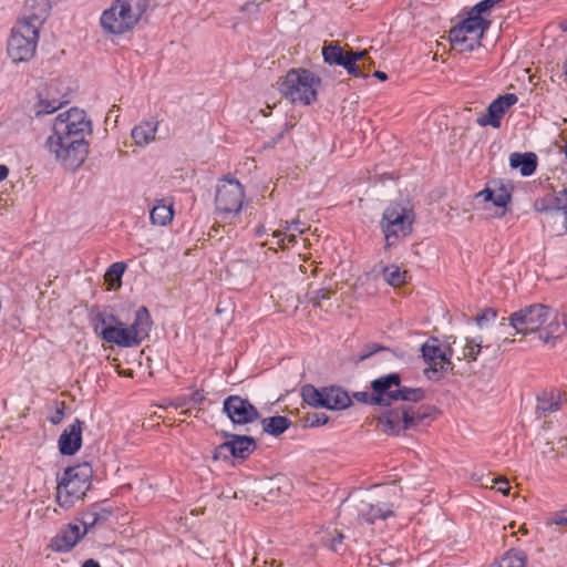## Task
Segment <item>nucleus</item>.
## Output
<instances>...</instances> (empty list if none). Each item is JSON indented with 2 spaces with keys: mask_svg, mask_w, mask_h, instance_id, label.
Masks as SVG:
<instances>
[{
  "mask_svg": "<svg viewBox=\"0 0 567 567\" xmlns=\"http://www.w3.org/2000/svg\"><path fill=\"white\" fill-rule=\"evenodd\" d=\"M329 417L323 412H308L303 415L302 422L305 426L316 427L327 424Z\"/></svg>",
  "mask_w": 567,
  "mask_h": 567,
  "instance_id": "4c0bfd02",
  "label": "nucleus"
},
{
  "mask_svg": "<svg viewBox=\"0 0 567 567\" xmlns=\"http://www.w3.org/2000/svg\"><path fill=\"white\" fill-rule=\"evenodd\" d=\"M290 425V421L285 416H272L262 420V426L265 432L271 435H280Z\"/></svg>",
  "mask_w": 567,
  "mask_h": 567,
  "instance_id": "2f4dec72",
  "label": "nucleus"
},
{
  "mask_svg": "<svg viewBox=\"0 0 567 567\" xmlns=\"http://www.w3.org/2000/svg\"><path fill=\"white\" fill-rule=\"evenodd\" d=\"M342 540H343V535L339 533V534H337V536L331 538L328 546L331 550L337 551L338 547H339V545H341Z\"/></svg>",
  "mask_w": 567,
  "mask_h": 567,
  "instance_id": "a18cd8bd",
  "label": "nucleus"
},
{
  "mask_svg": "<svg viewBox=\"0 0 567 567\" xmlns=\"http://www.w3.org/2000/svg\"><path fill=\"white\" fill-rule=\"evenodd\" d=\"M282 229L285 231H297L299 234H302L306 231L307 227L305 224H302L299 219H293L291 221H285L284 225H281Z\"/></svg>",
  "mask_w": 567,
  "mask_h": 567,
  "instance_id": "79ce46f5",
  "label": "nucleus"
},
{
  "mask_svg": "<svg viewBox=\"0 0 567 567\" xmlns=\"http://www.w3.org/2000/svg\"><path fill=\"white\" fill-rule=\"evenodd\" d=\"M63 419V410H58L54 414V416L51 417V422L53 424H58L62 421Z\"/></svg>",
  "mask_w": 567,
  "mask_h": 567,
  "instance_id": "49530a36",
  "label": "nucleus"
},
{
  "mask_svg": "<svg viewBox=\"0 0 567 567\" xmlns=\"http://www.w3.org/2000/svg\"><path fill=\"white\" fill-rule=\"evenodd\" d=\"M111 515L112 511L110 507L104 504H94L83 514L82 525L85 532H87L95 525L106 522Z\"/></svg>",
  "mask_w": 567,
  "mask_h": 567,
  "instance_id": "a878e982",
  "label": "nucleus"
},
{
  "mask_svg": "<svg viewBox=\"0 0 567 567\" xmlns=\"http://www.w3.org/2000/svg\"><path fill=\"white\" fill-rule=\"evenodd\" d=\"M527 557L520 550H508L499 560L494 564V567H526Z\"/></svg>",
  "mask_w": 567,
  "mask_h": 567,
  "instance_id": "c756f323",
  "label": "nucleus"
},
{
  "mask_svg": "<svg viewBox=\"0 0 567 567\" xmlns=\"http://www.w3.org/2000/svg\"><path fill=\"white\" fill-rule=\"evenodd\" d=\"M563 403V394L559 391H545L537 399V409L544 413H553L558 411Z\"/></svg>",
  "mask_w": 567,
  "mask_h": 567,
  "instance_id": "cd10ccee",
  "label": "nucleus"
},
{
  "mask_svg": "<svg viewBox=\"0 0 567 567\" xmlns=\"http://www.w3.org/2000/svg\"><path fill=\"white\" fill-rule=\"evenodd\" d=\"M493 488H496L504 495H507L509 492V482L505 477H497L492 480Z\"/></svg>",
  "mask_w": 567,
  "mask_h": 567,
  "instance_id": "37998d69",
  "label": "nucleus"
},
{
  "mask_svg": "<svg viewBox=\"0 0 567 567\" xmlns=\"http://www.w3.org/2000/svg\"><path fill=\"white\" fill-rule=\"evenodd\" d=\"M373 75L381 81H385L388 79L386 74L382 71H375Z\"/></svg>",
  "mask_w": 567,
  "mask_h": 567,
  "instance_id": "3c124183",
  "label": "nucleus"
},
{
  "mask_svg": "<svg viewBox=\"0 0 567 567\" xmlns=\"http://www.w3.org/2000/svg\"><path fill=\"white\" fill-rule=\"evenodd\" d=\"M82 567H100V565L95 560L89 559L84 563Z\"/></svg>",
  "mask_w": 567,
  "mask_h": 567,
  "instance_id": "864d4df0",
  "label": "nucleus"
},
{
  "mask_svg": "<svg viewBox=\"0 0 567 567\" xmlns=\"http://www.w3.org/2000/svg\"><path fill=\"white\" fill-rule=\"evenodd\" d=\"M70 89L60 79H52L38 92V102L33 106L37 116L51 114L68 102Z\"/></svg>",
  "mask_w": 567,
  "mask_h": 567,
  "instance_id": "ddd939ff",
  "label": "nucleus"
},
{
  "mask_svg": "<svg viewBox=\"0 0 567 567\" xmlns=\"http://www.w3.org/2000/svg\"><path fill=\"white\" fill-rule=\"evenodd\" d=\"M509 324L520 334L537 333L544 343L560 338L567 331L565 315L542 303L530 305L513 312Z\"/></svg>",
  "mask_w": 567,
  "mask_h": 567,
  "instance_id": "f257e3e1",
  "label": "nucleus"
},
{
  "mask_svg": "<svg viewBox=\"0 0 567 567\" xmlns=\"http://www.w3.org/2000/svg\"><path fill=\"white\" fill-rule=\"evenodd\" d=\"M282 234L284 233L281 230H277V231L274 233V237L280 238L282 236Z\"/></svg>",
  "mask_w": 567,
  "mask_h": 567,
  "instance_id": "6e6d98bb",
  "label": "nucleus"
},
{
  "mask_svg": "<svg viewBox=\"0 0 567 567\" xmlns=\"http://www.w3.org/2000/svg\"><path fill=\"white\" fill-rule=\"evenodd\" d=\"M549 525L567 528V508L553 513L548 520Z\"/></svg>",
  "mask_w": 567,
  "mask_h": 567,
  "instance_id": "a19ab883",
  "label": "nucleus"
},
{
  "mask_svg": "<svg viewBox=\"0 0 567 567\" xmlns=\"http://www.w3.org/2000/svg\"><path fill=\"white\" fill-rule=\"evenodd\" d=\"M509 165L519 169L523 176H530L536 171L537 156L534 153H513L509 156Z\"/></svg>",
  "mask_w": 567,
  "mask_h": 567,
  "instance_id": "bb28decb",
  "label": "nucleus"
},
{
  "mask_svg": "<svg viewBox=\"0 0 567 567\" xmlns=\"http://www.w3.org/2000/svg\"><path fill=\"white\" fill-rule=\"evenodd\" d=\"M422 355L429 364L425 374L429 379H434L439 372L451 368V349L439 343L437 339H431L422 346Z\"/></svg>",
  "mask_w": 567,
  "mask_h": 567,
  "instance_id": "2eb2a0df",
  "label": "nucleus"
},
{
  "mask_svg": "<svg viewBox=\"0 0 567 567\" xmlns=\"http://www.w3.org/2000/svg\"><path fill=\"white\" fill-rule=\"evenodd\" d=\"M408 272L405 270H401L395 265H390L383 268V278L384 280L393 287H401L406 282Z\"/></svg>",
  "mask_w": 567,
  "mask_h": 567,
  "instance_id": "473e14b6",
  "label": "nucleus"
},
{
  "mask_svg": "<svg viewBox=\"0 0 567 567\" xmlns=\"http://www.w3.org/2000/svg\"><path fill=\"white\" fill-rule=\"evenodd\" d=\"M358 515L362 522L373 524L377 519H385L392 516L393 509L389 504H372L362 501L358 506Z\"/></svg>",
  "mask_w": 567,
  "mask_h": 567,
  "instance_id": "4be33fe9",
  "label": "nucleus"
},
{
  "mask_svg": "<svg viewBox=\"0 0 567 567\" xmlns=\"http://www.w3.org/2000/svg\"><path fill=\"white\" fill-rule=\"evenodd\" d=\"M303 401L313 408H323V388L317 389L313 385H305L301 391Z\"/></svg>",
  "mask_w": 567,
  "mask_h": 567,
  "instance_id": "72a5a7b5",
  "label": "nucleus"
},
{
  "mask_svg": "<svg viewBox=\"0 0 567 567\" xmlns=\"http://www.w3.org/2000/svg\"><path fill=\"white\" fill-rule=\"evenodd\" d=\"M245 192L236 179H220L216 185L215 206L223 219L233 218L243 208Z\"/></svg>",
  "mask_w": 567,
  "mask_h": 567,
  "instance_id": "f8f14e48",
  "label": "nucleus"
},
{
  "mask_svg": "<svg viewBox=\"0 0 567 567\" xmlns=\"http://www.w3.org/2000/svg\"><path fill=\"white\" fill-rule=\"evenodd\" d=\"M414 215L411 209L392 204L385 208L381 220V228L385 237V247H391L400 238L412 231Z\"/></svg>",
  "mask_w": 567,
  "mask_h": 567,
  "instance_id": "9d476101",
  "label": "nucleus"
},
{
  "mask_svg": "<svg viewBox=\"0 0 567 567\" xmlns=\"http://www.w3.org/2000/svg\"><path fill=\"white\" fill-rule=\"evenodd\" d=\"M534 207L540 213L557 214L563 212L565 215L564 227L567 231V188L557 192L553 196L537 199Z\"/></svg>",
  "mask_w": 567,
  "mask_h": 567,
  "instance_id": "aec40b11",
  "label": "nucleus"
},
{
  "mask_svg": "<svg viewBox=\"0 0 567 567\" xmlns=\"http://www.w3.org/2000/svg\"><path fill=\"white\" fill-rule=\"evenodd\" d=\"M481 350L482 340L476 338L470 339L463 348L462 358L467 361H475Z\"/></svg>",
  "mask_w": 567,
  "mask_h": 567,
  "instance_id": "e433bc0d",
  "label": "nucleus"
},
{
  "mask_svg": "<svg viewBox=\"0 0 567 567\" xmlns=\"http://www.w3.org/2000/svg\"><path fill=\"white\" fill-rule=\"evenodd\" d=\"M300 271H302V272H305V271H306V270H305V268H303V266H300Z\"/></svg>",
  "mask_w": 567,
  "mask_h": 567,
  "instance_id": "4d7b16f0",
  "label": "nucleus"
},
{
  "mask_svg": "<svg viewBox=\"0 0 567 567\" xmlns=\"http://www.w3.org/2000/svg\"><path fill=\"white\" fill-rule=\"evenodd\" d=\"M330 296V291L327 290V289H319L317 291H315L311 297H310V301L315 305V306H321V300L323 299H328Z\"/></svg>",
  "mask_w": 567,
  "mask_h": 567,
  "instance_id": "c03bdc74",
  "label": "nucleus"
},
{
  "mask_svg": "<svg viewBox=\"0 0 567 567\" xmlns=\"http://www.w3.org/2000/svg\"><path fill=\"white\" fill-rule=\"evenodd\" d=\"M496 311L492 308L484 309L481 313L476 316V323L482 329L487 326L489 322H494L496 320Z\"/></svg>",
  "mask_w": 567,
  "mask_h": 567,
  "instance_id": "ea45409f",
  "label": "nucleus"
},
{
  "mask_svg": "<svg viewBox=\"0 0 567 567\" xmlns=\"http://www.w3.org/2000/svg\"><path fill=\"white\" fill-rule=\"evenodd\" d=\"M41 18L33 21H18L7 43V53L13 63L28 62L37 52Z\"/></svg>",
  "mask_w": 567,
  "mask_h": 567,
  "instance_id": "423d86ee",
  "label": "nucleus"
},
{
  "mask_svg": "<svg viewBox=\"0 0 567 567\" xmlns=\"http://www.w3.org/2000/svg\"><path fill=\"white\" fill-rule=\"evenodd\" d=\"M91 132L92 124L85 112L78 107H72L58 114L53 121L50 135L86 141V136Z\"/></svg>",
  "mask_w": 567,
  "mask_h": 567,
  "instance_id": "9b49d317",
  "label": "nucleus"
},
{
  "mask_svg": "<svg viewBox=\"0 0 567 567\" xmlns=\"http://www.w3.org/2000/svg\"><path fill=\"white\" fill-rule=\"evenodd\" d=\"M9 175V168L6 165H0V182L6 179Z\"/></svg>",
  "mask_w": 567,
  "mask_h": 567,
  "instance_id": "de8ad7c7",
  "label": "nucleus"
},
{
  "mask_svg": "<svg viewBox=\"0 0 567 567\" xmlns=\"http://www.w3.org/2000/svg\"><path fill=\"white\" fill-rule=\"evenodd\" d=\"M143 11L138 0H114L102 12L100 23L104 32L121 35L134 29Z\"/></svg>",
  "mask_w": 567,
  "mask_h": 567,
  "instance_id": "39448f33",
  "label": "nucleus"
},
{
  "mask_svg": "<svg viewBox=\"0 0 567 567\" xmlns=\"http://www.w3.org/2000/svg\"><path fill=\"white\" fill-rule=\"evenodd\" d=\"M49 153L64 168L78 169L85 161L89 153L86 141L49 135L45 142Z\"/></svg>",
  "mask_w": 567,
  "mask_h": 567,
  "instance_id": "6e6552de",
  "label": "nucleus"
},
{
  "mask_svg": "<svg viewBox=\"0 0 567 567\" xmlns=\"http://www.w3.org/2000/svg\"><path fill=\"white\" fill-rule=\"evenodd\" d=\"M93 476L92 466L89 463H81L70 466L58 476L56 503L63 509H70L76 503L83 501L91 487Z\"/></svg>",
  "mask_w": 567,
  "mask_h": 567,
  "instance_id": "7ed1b4c3",
  "label": "nucleus"
},
{
  "mask_svg": "<svg viewBox=\"0 0 567 567\" xmlns=\"http://www.w3.org/2000/svg\"><path fill=\"white\" fill-rule=\"evenodd\" d=\"M285 239H287V241L289 244H293L296 241V236H295V234H290V235L286 236L285 238H280L279 244L284 245Z\"/></svg>",
  "mask_w": 567,
  "mask_h": 567,
  "instance_id": "09e8293b",
  "label": "nucleus"
},
{
  "mask_svg": "<svg viewBox=\"0 0 567 567\" xmlns=\"http://www.w3.org/2000/svg\"><path fill=\"white\" fill-rule=\"evenodd\" d=\"M224 412L234 424L244 425L259 417L257 409L239 395H230L224 401Z\"/></svg>",
  "mask_w": 567,
  "mask_h": 567,
  "instance_id": "dca6fc26",
  "label": "nucleus"
},
{
  "mask_svg": "<svg viewBox=\"0 0 567 567\" xmlns=\"http://www.w3.org/2000/svg\"><path fill=\"white\" fill-rule=\"evenodd\" d=\"M483 197L485 202H492L497 207H504L511 199V195L504 188L489 189L486 188L477 194Z\"/></svg>",
  "mask_w": 567,
  "mask_h": 567,
  "instance_id": "7c9ffc66",
  "label": "nucleus"
},
{
  "mask_svg": "<svg viewBox=\"0 0 567 567\" xmlns=\"http://www.w3.org/2000/svg\"><path fill=\"white\" fill-rule=\"evenodd\" d=\"M173 204H166L159 200L151 210L150 218L154 225L166 226L173 219Z\"/></svg>",
  "mask_w": 567,
  "mask_h": 567,
  "instance_id": "c85d7f7f",
  "label": "nucleus"
},
{
  "mask_svg": "<svg viewBox=\"0 0 567 567\" xmlns=\"http://www.w3.org/2000/svg\"><path fill=\"white\" fill-rule=\"evenodd\" d=\"M228 437V441L215 449V460L246 458L255 449V442L251 437L240 435H229Z\"/></svg>",
  "mask_w": 567,
  "mask_h": 567,
  "instance_id": "a211bd4d",
  "label": "nucleus"
},
{
  "mask_svg": "<svg viewBox=\"0 0 567 567\" xmlns=\"http://www.w3.org/2000/svg\"><path fill=\"white\" fill-rule=\"evenodd\" d=\"M371 388L372 393L358 392L354 396L360 401L379 405H390L392 401L399 400L421 401L424 398V391L420 388L401 386L398 373H390L372 381Z\"/></svg>",
  "mask_w": 567,
  "mask_h": 567,
  "instance_id": "20e7f679",
  "label": "nucleus"
},
{
  "mask_svg": "<svg viewBox=\"0 0 567 567\" xmlns=\"http://www.w3.org/2000/svg\"><path fill=\"white\" fill-rule=\"evenodd\" d=\"M362 61V68L359 65V68L361 69L362 72H364L365 70V66H370L372 64V61H370L369 59H367V55L364 56ZM365 75V73H363Z\"/></svg>",
  "mask_w": 567,
  "mask_h": 567,
  "instance_id": "8fccbe9b",
  "label": "nucleus"
},
{
  "mask_svg": "<svg viewBox=\"0 0 567 567\" xmlns=\"http://www.w3.org/2000/svg\"><path fill=\"white\" fill-rule=\"evenodd\" d=\"M352 401L349 394L338 386L323 388V408L339 411L351 405Z\"/></svg>",
  "mask_w": 567,
  "mask_h": 567,
  "instance_id": "b1692460",
  "label": "nucleus"
},
{
  "mask_svg": "<svg viewBox=\"0 0 567 567\" xmlns=\"http://www.w3.org/2000/svg\"><path fill=\"white\" fill-rule=\"evenodd\" d=\"M118 374L120 375H123V377H126V378H132L133 377V371L132 370H117Z\"/></svg>",
  "mask_w": 567,
  "mask_h": 567,
  "instance_id": "603ef678",
  "label": "nucleus"
},
{
  "mask_svg": "<svg viewBox=\"0 0 567 567\" xmlns=\"http://www.w3.org/2000/svg\"><path fill=\"white\" fill-rule=\"evenodd\" d=\"M82 444L81 422L75 420L61 434L59 439L60 452L64 455H73Z\"/></svg>",
  "mask_w": 567,
  "mask_h": 567,
  "instance_id": "412c9836",
  "label": "nucleus"
},
{
  "mask_svg": "<svg viewBox=\"0 0 567 567\" xmlns=\"http://www.w3.org/2000/svg\"><path fill=\"white\" fill-rule=\"evenodd\" d=\"M563 71H564V81L567 84V59H566V62L563 65Z\"/></svg>",
  "mask_w": 567,
  "mask_h": 567,
  "instance_id": "5fc2aeb1",
  "label": "nucleus"
},
{
  "mask_svg": "<svg viewBox=\"0 0 567 567\" xmlns=\"http://www.w3.org/2000/svg\"><path fill=\"white\" fill-rule=\"evenodd\" d=\"M28 7L33 9V12L24 16L19 21H33L35 18H41V24L48 16V8L44 1L37 2L35 0L28 1Z\"/></svg>",
  "mask_w": 567,
  "mask_h": 567,
  "instance_id": "c9c22d12",
  "label": "nucleus"
},
{
  "mask_svg": "<svg viewBox=\"0 0 567 567\" xmlns=\"http://www.w3.org/2000/svg\"><path fill=\"white\" fill-rule=\"evenodd\" d=\"M408 403V410H409V414H411V416L409 419H411V429H415L419 425L422 424V422L424 421V419H426L429 416V409L427 408H423V406H416L412 403H415L416 401H405Z\"/></svg>",
  "mask_w": 567,
  "mask_h": 567,
  "instance_id": "f704fd0d",
  "label": "nucleus"
},
{
  "mask_svg": "<svg viewBox=\"0 0 567 567\" xmlns=\"http://www.w3.org/2000/svg\"><path fill=\"white\" fill-rule=\"evenodd\" d=\"M408 403L404 402L400 406L384 412L378 419L381 430L390 435H398L402 431L411 429V419H409Z\"/></svg>",
  "mask_w": 567,
  "mask_h": 567,
  "instance_id": "f3484780",
  "label": "nucleus"
},
{
  "mask_svg": "<svg viewBox=\"0 0 567 567\" xmlns=\"http://www.w3.org/2000/svg\"><path fill=\"white\" fill-rule=\"evenodd\" d=\"M85 529L80 525L69 524L54 537L53 545L59 551H68L83 537Z\"/></svg>",
  "mask_w": 567,
  "mask_h": 567,
  "instance_id": "5701e85b",
  "label": "nucleus"
},
{
  "mask_svg": "<svg viewBox=\"0 0 567 567\" xmlns=\"http://www.w3.org/2000/svg\"><path fill=\"white\" fill-rule=\"evenodd\" d=\"M125 271V264L123 262H114L110 266V268L105 272V281L113 285L114 282L120 284L121 278Z\"/></svg>",
  "mask_w": 567,
  "mask_h": 567,
  "instance_id": "58836bf2",
  "label": "nucleus"
},
{
  "mask_svg": "<svg viewBox=\"0 0 567 567\" xmlns=\"http://www.w3.org/2000/svg\"><path fill=\"white\" fill-rule=\"evenodd\" d=\"M95 321L94 330L105 342L123 348L140 346L148 336L152 326L151 316L145 307L136 310L134 321L130 326L113 315L97 313Z\"/></svg>",
  "mask_w": 567,
  "mask_h": 567,
  "instance_id": "f03ea898",
  "label": "nucleus"
},
{
  "mask_svg": "<svg viewBox=\"0 0 567 567\" xmlns=\"http://www.w3.org/2000/svg\"><path fill=\"white\" fill-rule=\"evenodd\" d=\"M518 97L514 93H506L494 100L488 109L487 114L478 118L482 126L492 125L495 128L501 126V118L504 114L517 103Z\"/></svg>",
  "mask_w": 567,
  "mask_h": 567,
  "instance_id": "6ab92c4d",
  "label": "nucleus"
},
{
  "mask_svg": "<svg viewBox=\"0 0 567 567\" xmlns=\"http://www.w3.org/2000/svg\"><path fill=\"white\" fill-rule=\"evenodd\" d=\"M488 25V20L484 17L471 14L470 10L467 17L453 27L449 33L452 48L460 52L473 51L481 45V40Z\"/></svg>",
  "mask_w": 567,
  "mask_h": 567,
  "instance_id": "1a4fd4ad",
  "label": "nucleus"
},
{
  "mask_svg": "<svg viewBox=\"0 0 567 567\" xmlns=\"http://www.w3.org/2000/svg\"><path fill=\"white\" fill-rule=\"evenodd\" d=\"M367 54V50L359 52H344L338 42H331L322 48V55L324 62L329 64L341 65L348 71L349 74L354 75L357 78H364V74L359 68L358 62L360 60H363Z\"/></svg>",
  "mask_w": 567,
  "mask_h": 567,
  "instance_id": "4468645a",
  "label": "nucleus"
},
{
  "mask_svg": "<svg viewBox=\"0 0 567 567\" xmlns=\"http://www.w3.org/2000/svg\"><path fill=\"white\" fill-rule=\"evenodd\" d=\"M320 81L313 73L305 69L289 71L279 82V90L292 103L308 105L317 97Z\"/></svg>",
  "mask_w": 567,
  "mask_h": 567,
  "instance_id": "0eeeda50",
  "label": "nucleus"
},
{
  "mask_svg": "<svg viewBox=\"0 0 567 567\" xmlns=\"http://www.w3.org/2000/svg\"><path fill=\"white\" fill-rule=\"evenodd\" d=\"M157 120L142 121L131 132V136L134 143L138 146H146L155 141L156 133L158 130Z\"/></svg>",
  "mask_w": 567,
  "mask_h": 567,
  "instance_id": "393cba45",
  "label": "nucleus"
}]
</instances>
